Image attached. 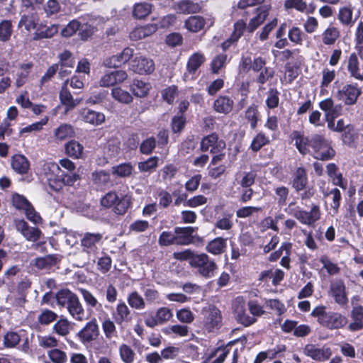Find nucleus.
Here are the masks:
<instances>
[{
  "label": "nucleus",
  "mask_w": 363,
  "mask_h": 363,
  "mask_svg": "<svg viewBox=\"0 0 363 363\" xmlns=\"http://www.w3.org/2000/svg\"><path fill=\"white\" fill-rule=\"evenodd\" d=\"M133 55V50L130 48H125L121 53L106 58L103 64L108 68L119 67L121 65L128 62Z\"/></svg>",
  "instance_id": "f3484780"
},
{
  "label": "nucleus",
  "mask_w": 363,
  "mask_h": 363,
  "mask_svg": "<svg viewBox=\"0 0 363 363\" xmlns=\"http://www.w3.org/2000/svg\"><path fill=\"white\" fill-rule=\"evenodd\" d=\"M269 143V138L266 137L264 133H259L253 138L250 145V148L252 151L257 152Z\"/></svg>",
  "instance_id": "5fc2aeb1"
},
{
  "label": "nucleus",
  "mask_w": 363,
  "mask_h": 363,
  "mask_svg": "<svg viewBox=\"0 0 363 363\" xmlns=\"http://www.w3.org/2000/svg\"><path fill=\"white\" fill-rule=\"evenodd\" d=\"M111 96L116 101L124 104H129L133 101V96L128 91L123 90L119 86L111 89Z\"/></svg>",
  "instance_id": "4c0bfd02"
},
{
  "label": "nucleus",
  "mask_w": 363,
  "mask_h": 363,
  "mask_svg": "<svg viewBox=\"0 0 363 363\" xmlns=\"http://www.w3.org/2000/svg\"><path fill=\"white\" fill-rule=\"evenodd\" d=\"M233 100L227 96H220L213 103L214 110L223 114L229 113L233 110Z\"/></svg>",
  "instance_id": "cd10ccee"
},
{
  "label": "nucleus",
  "mask_w": 363,
  "mask_h": 363,
  "mask_svg": "<svg viewBox=\"0 0 363 363\" xmlns=\"http://www.w3.org/2000/svg\"><path fill=\"white\" fill-rule=\"evenodd\" d=\"M159 158L151 157L144 162H138V167L140 172H146L155 169L158 165Z\"/></svg>",
  "instance_id": "6e6d98bb"
},
{
  "label": "nucleus",
  "mask_w": 363,
  "mask_h": 363,
  "mask_svg": "<svg viewBox=\"0 0 363 363\" xmlns=\"http://www.w3.org/2000/svg\"><path fill=\"white\" fill-rule=\"evenodd\" d=\"M205 57L201 53H194L189 59L187 63V70L189 73H195L199 67L204 62Z\"/></svg>",
  "instance_id": "c03bdc74"
},
{
  "label": "nucleus",
  "mask_w": 363,
  "mask_h": 363,
  "mask_svg": "<svg viewBox=\"0 0 363 363\" xmlns=\"http://www.w3.org/2000/svg\"><path fill=\"white\" fill-rule=\"evenodd\" d=\"M348 71L351 76L354 77L357 79L363 80V74L359 73V62L357 56L355 53H352L350 55L347 65Z\"/></svg>",
  "instance_id": "37998d69"
},
{
  "label": "nucleus",
  "mask_w": 363,
  "mask_h": 363,
  "mask_svg": "<svg viewBox=\"0 0 363 363\" xmlns=\"http://www.w3.org/2000/svg\"><path fill=\"white\" fill-rule=\"evenodd\" d=\"M361 94V89L356 86L346 84L337 91L336 96L338 99L344 101L346 105H353L357 102Z\"/></svg>",
  "instance_id": "9b49d317"
},
{
  "label": "nucleus",
  "mask_w": 363,
  "mask_h": 363,
  "mask_svg": "<svg viewBox=\"0 0 363 363\" xmlns=\"http://www.w3.org/2000/svg\"><path fill=\"white\" fill-rule=\"evenodd\" d=\"M60 261V259L57 255H48L35 258L34 265L39 269H49Z\"/></svg>",
  "instance_id": "c756f323"
},
{
  "label": "nucleus",
  "mask_w": 363,
  "mask_h": 363,
  "mask_svg": "<svg viewBox=\"0 0 363 363\" xmlns=\"http://www.w3.org/2000/svg\"><path fill=\"white\" fill-rule=\"evenodd\" d=\"M328 293L340 306L343 307L347 304L348 298L343 280L335 279L331 281Z\"/></svg>",
  "instance_id": "1a4fd4ad"
},
{
  "label": "nucleus",
  "mask_w": 363,
  "mask_h": 363,
  "mask_svg": "<svg viewBox=\"0 0 363 363\" xmlns=\"http://www.w3.org/2000/svg\"><path fill=\"white\" fill-rule=\"evenodd\" d=\"M225 143L219 139L216 133L203 137L200 143V149L203 152L210 150L211 153L219 152L225 148Z\"/></svg>",
  "instance_id": "6e6552de"
},
{
  "label": "nucleus",
  "mask_w": 363,
  "mask_h": 363,
  "mask_svg": "<svg viewBox=\"0 0 363 363\" xmlns=\"http://www.w3.org/2000/svg\"><path fill=\"white\" fill-rule=\"evenodd\" d=\"M84 344L95 340L99 335V328L95 318L86 323L85 326L77 334Z\"/></svg>",
  "instance_id": "f8f14e48"
},
{
  "label": "nucleus",
  "mask_w": 363,
  "mask_h": 363,
  "mask_svg": "<svg viewBox=\"0 0 363 363\" xmlns=\"http://www.w3.org/2000/svg\"><path fill=\"white\" fill-rule=\"evenodd\" d=\"M156 147V140L154 137L147 138L140 146V151L144 155H150Z\"/></svg>",
  "instance_id": "680f3d73"
},
{
  "label": "nucleus",
  "mask_w": 363,
  "mask_h": 363,
  "mask_svg": "<svg viewBox=\"0 0 363 363\" xmlns=\"http://www.w3.org/2000/svg\"><path fill=\"white\" fill-rule=\"evenodd\" d=\"M191 267L196 269V272L204 278L214 276L217 264L205 253L196 254L191 262Z\"/></svg>",
  "instance_id": "39448f33"
},
{
  "label": "nucleus",
  "mask_w": 363,
  "mask_h": 363,
  "mask_svg": "<svg viewBox=\"0 0 363 363\" xmlns=\"http://www.w3.org/2000/svg\"><path fill=\"white\" fill-rule=\"evenodd\" d=\"M339 36V30L335 27H330L323 33V42L325 45H333Z\"/></svg>",
  "instance_id": "09e8293b"
},
{
  "label": "nucleus",
  "mask_w": 363,
  "mask_h": 363,
  "mask_svg": "<svg viewBox=\"0 0 363 363\" xmlns=\"http://www.w3.org/2000/svg\"><path fill=\"white\" fill-rule=\"evenodd\" d=\"M311 315L317 318L320 325L330 330L342 328L348 323L346 316L337 312H327L323 306H316L312 311Z\"/></svg>",
  "instance_id": "7ed1b4c3"
},
{
  "label": "nucleus",
  "mask_w": 363,
  "mask_h": 363,
  "mask_svg": "<svg viewBox=\"0 0 363 363\" xmlns=\"http://www.w3.org/2000/svg\"><path fill=\"white\" fill-rule=\"evenodd\" d=\"M225 247L226 239L218 237L208 243L206 250L213 255H220L224 252Z\"/></svg>",
  "instance_id": "72a5a7b5"
},
{
  "label": "nucleus",
  "mask_w": 363,
  "mask_h": 363,
  "mask_svg": "<svg viewBox=\"0 0 363 363\" xmlns=\"http://www.w3.org/2000/svg\"><path fill=\"white\" fill-rule=\"evenodd\" d=\"M80 115L84 122L94 125H99L105 121L104 113L89 108L82 109Z\"/></svg>",
  "instance_id": "393cba45"
},
{
  "label": "nucleus",
  "mask_w": 363,
  "mask_h": 363,
  "mask_svg": "<svg viewBox=\"0 0 363 363\" xmlns=\"http://www.w3.org/2000/svg\"><path fill=\"white\" fill-rule=\"evenodd\" d=\"M157 30V26L154 23L138 27L130 32V38L132 40H139L152 35Z\"/></svg>",
  "instance_id": "bb28decb"
},
{
  "label": "nucleus",
  "mask_w": 363,
  "mask_h": 363,
  "mask_svg": "<svg viewBox=\"0 0 363 363\" xmlns=\"http://www.w3.org/2000/svg\"><path fill=\"white\" fill-rule=\"evenodd\" d=\"M152 5L146 2L135 4L133 6V16L137 19L146 18L152 11Z\"/></svg>",
  "instance_id": "e433bc0d"
},
{
  "label": "nucleus",
  "mask_w": 363,
  "mask_h": 363,
  "mask_svg": "<svg viewBox=\"0 0 363 363\" xmlns=\"http://www.w3.org/2000/svg\"><path fill=\"white\" fill-rule=\"evenodd\" d=\"M258 12L257 15L252 18L247 27V29L250 33H252L257 29L266 19L268 16L267 11L266 9H257Z\"/></svg>",
  "instance_id": "a19ab883"
},
{
  "label": "nucleus",
  "mask_w": 363,
  "mask_h": 363,
  "mask_svg": "<svg viewBox=\"0 0 363 363\" xmlns=\"http://www.w3.org/2000/svg\"><path fill=\"white\" fill-rule=\"evenodd\" d=\"M308 184L307 173L304 168L298 167L293 174L292 187L297 191H303Z\"/></svg>",
  "instance_id": "a878e982"
},
{
  "label": "nucleus",
  "mask_w": 363,
  "mask_h": 363,
  "mask_svg": "<svg viewBox=\"0 0 363 363\" xmlns=\"http://www.w3.org/2000/svg\"><path fill=\"white\" fill-rule=\"evenodd\" d=\"M130 65L134 72L140 74H150L155 70L153 60L142 55L135 56Z\"/></svg>",
  "instance_id": "ddd939ff"
},
{
  "label": "nucleus",
  "mask_w": 363,
  "mask_h": 363,
  "mask_svg": "<svg viewBox=\"0 0 363 363\" xmlns=\"http://www.w3.org/2000/svg\"><path fill=\"white\" fill-rule=\"evenodd\" d=\"M57 318V314L52 311L46 309L41 312L38 317V321L41 325H48Z\"/></svg>",
  "instance_id": "052dcab7"
},
{
  "label": "nucleus",
  "mask_w": 363,
  "mask_h": 363,
  "mask_svg": "<svg viewBox=\"0 0 363 363\" xmlns=\"http://www.w3.org/2000/svg\"><path fill=\"white\" fill-rule=\"evenodd\" d=\"M350 317L352 322L348 325L347 329L351 332L363 330V306L356 304L352 306Z\"/></svg>",
  "instance_id": "6ab92c4d"
},
{
  "label": "nucleus",
  "mask_w": 363,
  "mask_h": 363,
  "mask_svg": "<svg viewBox=\"0 0 363 363\" xmlns=\"http://www.w3.org/2000/svg\"><path fill=\"white\" fill-rule=\"evenodd\" d=\"M130 202L125 196L119 198L114 206V212L118 215H123L130 207Z\"/></svg>",
  "instance_id": "e2e57ef3"
},
{
  "label": "nucleus",
  "mask_w": 363,
  "mask_h": 363,
  "mask_svg": "<svg viewBox=\"0 0 363 363\" xmlns=\"http://www.w3.org/2000/svg\"><path fill=\"white\" fill-rule=\"evenodd\" d=\"M203 323L208 331L218 328L221 323L220 311L214 306L204 307L201 311Z\"/></svg>",
  "instance_id": "0eeeda50"
},
{
  "label": "nucleus",
  "mask_w": 363,
  "mask_h": 363,
  "mask_svg": "<svg viewBox=\"0 0 363 363\" xmlns=\"http://www.w3.org/2000/svg\"><path fill=\"white\" fill-rule=\"evenodd\" d=\"M72 329V323L67 318L61 317L52 325V331L57 335L66 337Z\"/></svg>",
  "instance_id": "2f4dec72"
},
{
  "label": "nucleus",
  "mask_w": 363,
  "mask_h": 363,
  "mask_svg": "<svg viewBox=\"0 0 363 363\" xmlns=\"http://www.w3.org/2000/svg\"><path fill=\"white\" fill-rule=\"evenodd\" d=\"M132 171L133 166L130 163H123L112 167V173L121 177H129Z\"/></svg>",
  "instance_id": "603ef678"
},
{
  "label": "nucleus",
  "mask_w": 363,
  "mask_h": 363,
  "mask_svg": "<svg viewBox=\"0 0 363 363\" xmlns=\"http://www.w3.org/2000/svg\"><path fill=\"white\" fill-rule=\"evenodd\" d=\"M12 33L11 21L4 20L0 23V40L6 42L9 40Z\"/></svg>",
  "instance_id": "bf43d9fd"
},
{
  "label": "nucleus",
  "mask_w": 363,
  "mask_h": 363,
  "mask_svg": "<svg viewBox=\"0 0 363 363\" xmlns=\"http://www.w3.org/2000/svg\"><path fill=\"white\" fill-rule=\"evenodd\" d=\"M128 303L133 308L141 310L145 307L144 298L137 292H131L127 298Z\"/></svg>",
  "instance_id": "a18cd8bd"
},
{
  "label": "nucleus",
  "mask_w": 363,
  "mask_h": 363,
  "mask_svg": "<svg viewBox=\"0 0 363 363\" xmlns=\"http://www.w3.org/2000/svg\"><path fill=\"white\" fill-rule=\"evenodd\" d=\"M103 235L99 233H85L81 240L82 250L74 255L75 260L78 265L89 264L92 259L94 261V255L98 250L97 245L101 243Z\"/></svg>",
  "instance_id": "f03ea898"
},
{
  "label": "nucleus",
  "mask_w": 363,
  "mask_h": 363,
  "mask_svg": "<svg viewBox=\"0 0 363 363\" xmlns=\"http://www.w3.org/2000/svg\"><path fill=\"white\" fill-rule=\"evenodd\" d=\"M39 21L38 14L34 11H32V12L21 16L18 27L19 28H24L26 31L30 32L31 30L37 28L39 25Z\"/></svg>",
  "instance_id": "4be33fe9"
},
{
  "label": "nucleus",
  "mask_w": 363,
  "mask_h": 363,
  "mask_svg": "<svg viewBox=\"0 0 363 363\" xmlns=\"http://www.w3.org/2000/svg\"><path fill=\"white\" fill-rule=\"evenodd\" d=\"M16 230L20 232L28 241H38L41 235V231L35 227H30L24 220H16L14 221Z\"/></svg>",
  "instance_id": "2eb2a0df"
},
{
  "label": "nucleus",
  "mask_w": 363,
  "mask_h": 363,
  "mask_svg": "<svg viewBox=\"0 0 363 363\" xmlns=\"http://www.w3.org/2000/svg\"><path fill=\"white\" fill-rule=\"evenodd\" d=\"M43 10L48 17L57 14L60 10V6L57 0H48L43 6Z\"/></svg>",
  "instance_id": "0e129e2a"
},
{
  "label": "nucleus",
  "mask_w": 363,
  "mask_h": 363,
  "mask_svg": "<svg viewBox=\"0 0 363 363\" xmlns=\"http://www.w3.org/2000/svg\"><path fill=\"white\" fill-rule=\"evenodd\" d=\"M20 335L16 332H8L4 336V346L6 348H13L20 342Z\"/></svg>",
  "instance_id": "864d4df0"
},
{
  "label": "nucleus",
  "mask_w": 363,
  "mask_h": 363,
  "mask_svg": "<svg viewBox=\"0 0 363 363\" xmlns=\"http://www.w3.org/2000/svg\"><path fill=\"white\" fill-rule=\"evenodd\" d=\"M310 138H304L302 135H298L295 138V145L302 155H306L310 152Z\"/></svg>",
  "instance_id": "3c124183"
},
{
  "label": "nucleus",
  "mask_w": 363,
  "mask_h": 363,
  "mask_svg": "<svg viewBox=\"0 0 363 363\" xmlns=\"http://www.w3.org/2000/svg\"><path fill=\"white\" fill-rule=\"evenodd\" d=\"M80 28V23L77 20L71 21L65 28L61 31V35L63 37H71Z\"/></svg>",
  "instance_id": "338daca9"
},
{
  "label": "nucleus",
  "mask_w": 363,
  "mask_h": 363,
  "mask_svg": "<svg viewBox=\"0 0 363 363\" xmlns=\"http://www.w3.org/2000/svg\"><path fill=\"white\" fill-rule=\"evenodd\" d=\"M293 216L302 224L312 225L320 219V210L318 205H313L310 211L298 208Z\"/></svg>",
  "instance_id": "9d476101"
},
{
  "label": "nucleus",
  "mask_w": 363,
  "mask_h": 363,
  "mask_svg": "<svg viewBox=\"0 0 363 363\" xmlns=\"http://www.w3.org/2000/svg\"><path fill=\"white\" fill-rule=\"evenodd\" d=\"M338 19L344 25L349 26L352 24V11L347 7L340 9L338 14Z\"/></svg>",
  "instance_id": "774afa93"
},
{
  "label": "nucleus",
  "mask_w": 363,
  "mask_h": 363,
  "mask_svg": "<svg viewBox=\"0 0 363 363\" xmlns=\"http://www.w3.org/2000/svg\"><path fill=\"white\" fill-rule=\"evenodd\" d=\"M195 228L193 227H177L174 228L176 245H188L192 241V234Z\"/></svg>",
  "instance_id": "5701e85b"
},
{
  "label": "nucleus",
  "mask_w": 363,
  "mask_h": 363,
  "mask_svg": "<svg viewBox=\"0 0 363 363\" xmlns=\"http://www.w3.org/2000/svg\"><path fill=\"white\" fill-rule=\"evenodd\" d=\"M79 291L81 292L82 298L88 307L95 308L97 311L101 310L102 304L98 301L97 298L92 293L85 289H80Z\"/></svg>",
  "instance_id": "ea45409f"
},
{
  "label": "nucleus",
  "mask_w": 363,
  "mask_h": 363,
  "mask_svg": "<svg viewBox=\"0 0 363 363\" xmlns=\"http://www.w3.org/2000/svg\"><path fill=\"white\" fill-rule=\"evenodd\" d=\"M158 242L160 246L176 245L175 233L167 231L162 232L159 238Z\"/></svg>",
  "instance_id": "69168bd1"
},
{
  "label": "nucleus",
  "mask_w": 363,
  "mask_h": 363,
  "mask_svg": "<svg viewBox=\"0 0 363 363\" xmlns=\"http://www.w3.org/2000/svg\"><path fill=\"white\" fill-rule=\"evenodd\" d=\"M74 135L73 127L67 123L61 124L55 130V136L60 140H64L67 138H72Z\"/></svg>",
  "instance_id": "79ce46f5"
},
{
  "label": "nucleus",
  "mask_w": 363,
  "mask_h": 363,
  "mask_svg": "<svg viewBox=\"0 0 363 363\" xmlns=\"http://www.w3.org/2000/svg\"><path fill=\"white\" fill-rule=\"evenodd\" d=\"M128 74L124 70H116L106 73L99 80V85L102 87L113 86L123 83L128 79Z\"/></svg>",
  "instance_id": "4468645a"
},
{
  "label": "nucleus",
  "mask_w": 363,
  "mask_h": 363,
  "mask_svg": "<svg viewBox=\"0 0 363 363\" xmlns=\"http://www.w3.org/2000/svg\"><path fill=\"white\" fill-rule=\"evenodd\" d=\"M184 25L189 31L197 33L203 28L205 20L201 16H192L186 20Z\"/></svg>",
  "instance_id": "c9c22d12"
},
{
  "label": "nucleus",
  "mask_w": 363,
  "mask_h": 363,
  "mask_svg": "<svg viewBox=\"0 0 363 363\" xmlns=\"http://www.w3.org/2000/svg\"><path fill=\"white\" fill-rule=\"evenodd\" d=\"M69 79H67L63 83L59 94V98L62 105L65 106V111L68 112L70 110L74 109L77 105H79L82 99H74L72 94L67 89V84Z\"/></svg>",
  "instance_id": "a211bd4d"
},
{
  "label": "nucleus",
  "mask_w": 363,
  "mask_h": 363,
  "mask_svg": "<svg viewBox=\"0 0 363 363\" xmlns=\"http://www.w3.org/2000/svg\"><path fill=\"white\" fill-rule=\"evenodd\" d=\"M91 177L94 183L100 187H106L112 184L110 174L106 171L94 172L92 173Z\"/></svg>",
  "instance_id": "58836bf2"
},
{
  "label": "nucleus",
  "mask_w": 363,
  "mask_h": 363,
  "mask_svg": "<svg viewBox=\"0 0 363 363\" xmlns=\"http://www.w3.org/2000/svg\"><path fill=\"white\" fill-rule=\"evenodd\" d=\"M11 167L18 174H26L30 167V162L23 155H15L11 159Z\"/></svg>",
  "instance_id": "7c9ffc66"
},
{
  "label": "nucleus",
  "mask_w": 363,
  "mask_h": 363,
  "mask_svg": "<svg viewBox=\"0 0 363 363\" xmlns=\"http://www.w3.org/2000/svg\"><path fill=\"white\" fill-rule=\"evenodd\" d=\"M279 91L276 88H269L267 93L266 105L269 108H275L279 103Z\"/></svg>",
  "instance_id": "49530a36"
},
{
  "label": "nucleus",
  "mask_w": 363,
  "mask_h": 363,
  "mask_svg": "<svg viewBox=\"0 0 363 363\" xmlns=\"http://www.w3.org/2000/svg\"><path fill=\"white\" fill-rule=\"evenodd\" d=\"M58 32V26L52 24L47 26L43 23H40L33 33V40H40L44 38H50Z\"/></svg>",
  "instance_id": "b1692460"
},
{
  "label": "nucleus",
  "mask_w": 363,
  "mask_h": 363,
  "mask_svg": "<svg viewBox=\"0 0 363 363\" xmlns=\"http://www.w3.org/2000/svg\"><path fill=\"white\" fill-rule=\"evenodd\" d=\"M130 311L128 306L124 302H120L116 306L115 320L117 324L121 325L124 321H128L130 318Z\"/></svg>",
  "instance_id": "f704fd0d"
},
{
  "label": "nucleus",
  "mask_w": 363,
  "mask_h": 363,
  "mask_svg": "<svg viewBox=\"0 0 363 363\" xmlns=\"http://www.w3.org/2000/svg\"><path fill=\"white\" fill-rule=\"evenodd\" d=\"M173 9L177 13L187 15L200 12L201 6L192 0H180L174 4Z\"/></svg>",
  "instance_id": "412c9836"
},
{
  "label": "nucleus",
  "mask_w": 363,
  "mask_h": 363,
  "mask_svg": "<svg viewBox=\"0 0 363 363\" xmlns=\"http://www.w3.org/2000/svg\"><path fill=\"white\" fill-rule=\"evenodd\" d=\"M319 261L323 264V268L325 269L328 273L330 275H335L339 274L340 269L335 263L332 262L328 257L323 255L321 256Z\"/></svg>",
  "instance_id": "13d9d810"
},
{
  "label": "nucleus",
  "mask_w": 363,
  "mask_h": 363,
  "mask_svg": "<svg viewBox=\"0 0 363 363\" xmlns=\"http://www.w3.org/2000/svg\"><path fill=\"white\" fill-rule=\"evenodd\" d=\"M151 87V84L149 82L134 79L130 86V90L135 96L143 98L147 96Z\"/></svg>",
  "instance_id": "c85d7f7f"
},
{
  "label": "nucleus",
  "mask_w": 363,
  "mask_h": 363,
  "mask_svg": "<svg viewBox=\"0 0 363 363\" xmlns=\"http://www.w3.org/2000/svg\"><path fill=\"white\" fill-rule=\"evenodd\" d=\"M303 353L313 360L320 362L328 359L332 354L329 347H318L313 344L306 345L303 348Z\"/></svg>",
  "instance_id": "dca6fc26"
},
{
  "label": "nucleus",
  "mask_w": 363,
  "mask_h": 363,
  "mask_svg": "<svg viewBox=\"0 0 363 363\" xmlns=\"http://www.w3.org/2000/svg\"><path fill=\"white\" fill-rule=\"evenodd\" d=\"M120 356L125 363H132L134 361L135 352L130 346L123 344L119 347Z\"/></svg>",
  "instance_id": "4d7b16f0"
},
{
  "label": "nucleus",
  "mask_w": 363,
  "mask_h": 363,
  "mask_svg": "<svg viewBox=\"0 0 363 363\" xmlns=\"http://www.w3.org/2000/svg\"><path fill=\"white\" fill-rule=\"evenodd\" d=\"M43 177L49 187L55 191L62 189V183L60 182L61 169L59 165L55 162H48L43 166Z\"/></svg>",
  "instance_id": "423d86ee"
},
{
  "label": "nucleus",
  "mask_w": 363,
  "mask_h": 363,
  "mask_svg": "<svg viewBox=\"0 0 363 363\" xmlns=\"http://www.w3.org/2000/svg\"><path fill=\"white\" fill-rule=\"evenodd\" d=\"M102 329L106 339L111 340L117 337L116 325L110 318H107L103 321Z\"/></svg>",
  "instance_id": "de8ad7c7"
},
{
  "label": "nucleus",
  "mask_w": 363,
  "mask_h": 363,
  "mask_svg": "<svg viewBox=\"0 0 363 363\" xmlns=\"http://www.w3.org/2000/svg\"><path fill=\"white\" fill-rule=\"evenodd\" d=\"M233 311L236 320L245 326H249L256 321V318L247 314L245 303L242 300L237 299L234 302Z\"/></svg>",
  "instance_id": "aec40b11"
},
{
  "label": "nucleus",
  "mask_w": 363,
  "mask_h": 363,
  "mask_svg": "<svg viewBox=\"0 0 363 363\" xmlns=\"http://www.w3.org/2000/svg\"><path fill=\"white\" fill-rule=\"evenodd\" d=\"M84 151L83 145L76 140H70L65 145L66 154L74 159L82 157Z\"/></svg>",
  "instance_id": "473e14b6"
},
{
  "label": "nucleus",
  "mask_w": 363,
  "mask_h": 363,
  "mask_svg": "<svg viewBox=\"0 0 363 363\" xmlns=\"http://www.w3.org/2000/svg\"><path fill=\"white\" fill-rule=\"evenodd\" d=\"M310 147L312 149V155L319 160H329L335 155V150L323 135L314 134L311 136Z\"/></svg>",
  "instance_id": "20e7f679"
},
{
  "label": "nucleus",
  "mask_w": 363,
  "mask_h": 363,
  "mask_svg": "<svg viewBox=\"0 0 363 363\" xmlns=\"http://www.w3.org/2000/svg\"><path fill=\"white\" fill-rule=\"evenodd\" d=\"M50 359L53 363H66L67 361V355L65 352L53 348L48 352Z\"/></svg>",
  "instance_id": "8fccbe9b"
},
{
  "label": "nucleus",
  "mask_w": 363,
  "mask_h": 363,
  "mask_svg": "<svg viewBox=\"0 0 363 363\" xmlns=\"http://www.w3.org/2000/svg\"><path fill=\"white\" fill-rule=\"evenodd\" d=\"M55 299L57 306L66 308L75 320L82 322L88 318L79 297L72 291L67 289L58 291L55 294Z\"/></svg>",
  "instance_id": "f257e3e1"
}]
</instances>
